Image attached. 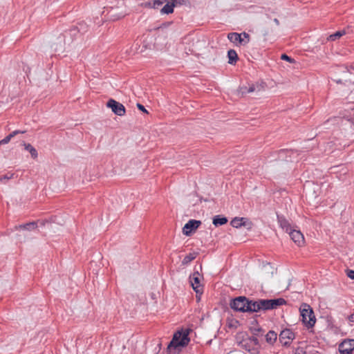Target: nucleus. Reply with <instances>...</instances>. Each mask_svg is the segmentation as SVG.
<instances>
[{
  "label": "nucleus",
  "mask_w": 354,
  "mask_h": 354,
  "mask_svg": "<svg viewBox=\"0 0 354 354\" xmlns=\"http://www.w3.org/2000/svg\"><path fill=\"white\" fill-rule=\"evenodd\" d=\"M167 0H154L153 1V8L158 9L160 6H162Z\"/></svg>",
  "instance_id": "obj_29"
},
{
  "label": "nucleus",
  "mask_w": 354,
  "mask_h": 354,
  "mask_svg": "<svg viewBox=\"0 0 354 354\" xmlns=\"http://www.w3.org/2000/svg\"><path fill=\"white\" fill-rule=\"evenodd\" d=\"M38 223H40L41 225H44L46 221L38 220L37 221L29 222L27 223L16 225L15 229L16 230H29V231L33 230L37 227Z\"/></svg>",
  "instance_id": "obj_13"
},
{
  "label": "nucleus",
  "mask_w": 354,
  "mask_h": 354,
  "mask_svg": "<svg viewBox=\"0 0 354 354\" xmlns=\"http://www.w3.org/2000/svg\"><path fill=\"white\" fill-rule=\"evenodd\" d=\"M245 219L246 218H243V217H241V218L235 217L231 221L230 225L233 227H235V228H239V227H241V226H245Z\"/></svg>",
  "instance_id": "obj_19"
},
{
  "label": "nucleus",
  "mask_w": 354,
  "mask_h": 354,
  "mask_svg": "<svg viewBox=\"0 0 354 354\" xmlns=\"http://www.w3.org/2000/svg\"><path fill=\"white\" fill-rule=\"evenodd\" d=\"M249 330L253 335L258 336V337L263 336V333H264V330L261 327H259V326L256 327V326H250L249 328Z\"/></svg>",
  "instance_id": "obj_24"
},
{
  "label": "nucleus",
  "mask_w": 354,
  "mask_h": 354,
  "mask_svg": "<svg viewBox=\"0 0 354 354\" xmlns=\"http://www.w3.org/2000/svg\"><path fill=\"white\" fill-rule=\"evenodd\" d=\"M190 339L189 330H180L174 333L171 340L167 347V354H170L172 349H179L188 345Z\"/></svg>",
  "instance_id": "obj_1"
},
{
  "label": "nucleus",
  "mask_w": 354,
  "mask_h": 354,
  "mask_svg": "<svg viewBox=\"0 0 354 354\" xmlns=\"http://www.w3.org/2000/svg\"><path fill=\"white\" fill-rule=\"evenodd\" d=\"M306 351L304 348L298 346L294 351V354H306Z\"/></svg>",
  "instance_id": "obj_36"
},
{
  "label": "nucleus",
  "mask_w": 354,
  "mask_h": 354,
  "mask_svg": "<svg viewBox=\"0 0 354 354\" xmlns=\"http://www.w3.org/2000/svg\"><path fill=\"white\" fill-rule=\"evenodd\" d=\"M196 257V254L195 253H189V254L186 255L184 259L182 261L183 265H187L189 263L195 259Z\"/></svg>",
  "instance_id": "obj_27"
},
{
  "label": "nucleus",
  "mask_w": 354,
  "mask_h": 354,
  "mask_svg": "<svg viewBox=\"0 0 354 354\" xmlns=\"http://www.w3.org/2000/svg\"><path fill=\"white\" fill-rule=\"evenodd\" d=\"M13 174H5L2 176L0 177V182L1 183H4V180H9V179H11L13 176Z\"/></svg>",
  "instance_id": "obj_35"
},
{
  "label": "nucleus",
  "mask_w": 354,
  "mask_h": 354,
  "mask_svg": "<svg viewBox=\"0 0 354 354\" xmlns=\"http://www.w3.org/2000/svg\"><path fill=\"white\" fill-rule=\"evenodd\" d=\"M353 115H351V113L350 114H348V115H345L343 118L348 121V122H351V117H352Z\"/></svg>",
  "instance_id": "obj_41"
},
{
  "label": "nucleus",
  "mask_w": 354,
  "mask_h": 354,
  "mask_svg": "<svg viewBox=\"0 0 354 354\" xmlns=\"http://www.w3.org/2000/svg\"><path fill=\"white\" fill-rule=\"evenodd\" d=\"M22 145L24 146L25 150L28 151L30 153L31 157L33 159H36L37 158V151L33 146H32L30 143H26L25 142H23Z\"/></svg>",
  "instance_id": "obj_20"
},
{
  "label": "nucleus",
  "mask_w": 354,
  "mask_h": 354,
  "mask_svg": "<svg viewBox=\"0 0 354 354\" xmlns=\"http://www.w3.org/2000/svg\"><path fill=\"white\" fill-rule=\"evenodd\" d=\"M173 24V21H167L162 23L159 27L158 29H163L169 27L170 25Z\"/></svg>",
  "instance_id": "obj_37"
},
{
  "label": "nucleus",
  "mask_w": 354,
  "mask_h": 354,
  "mask_svg": "<svg viewBox=\"0 0 354 354\" xmlns=\"http://www.w3.org/2000/svg\"><path fill=\"white\" fill-rule=\"evenodd\" d=\"M136 106H137V108L138 109V110H140V111H142L145 113H149L147 110L145 109V107L142 104L138 103Z\"/></svg>",
  "instance_id": "obj_38"
},
{
  "label": "nucleus",
  "mask_w": 354,
  "mask_h": 354,
  "mask_svg": "<svg viewBox=\"0 0 354 354\" xmlns=\"http://www.w3.org/2000/svg\"><path fill=\"white\" fill-rule=\"evenodd\" d=\"M19 134V131H17V130L12 131V133H10V135L11 136L12 138H14L15 136L18 135Z\"/></svg>",
  "instance_id": "obj_45"
},
{
  "label": "nucleus",
  "mask_w": 354,
  "mask_h": 354,
  "mask_svg": "<svg viewBox=\"0 0 354 354\" xmlns=\"http://www.w3.org/2000/svg\"><path fill=\"white\" fill-rule=\"evenodd\" d=\"M251 306V310L250 314L254 313H259L261 311L259 303V299H252L250 302Z\"/></svg>",
  "instance_id": "obj_22"
},
{
  "label": "nucleus",
  "mask_w": 354,
  "mask_h": 354,
  "mask_svg": "<svg viewBox=\"0 0 354 354\" xmlns=\"http://www.w3.org/2000/svg\"><path fill=\"white\" fill-rule=\"evenodd\" d=\"M251 299L245 296H238L230 300L229 306L234 312L249 313H250Z\"/></svg>",
  "instance_id": "obj_2"
},
{
  "label": "nucleus",
  "mask_w": 354,
  "mask_h": 354,
  "mask_svg": "<svg viewBox=\"0 0 354 354\" xmlns=\"http://www.w3.org/2000/svg\"><path fill=\"white\" fill-rule=\"evenodd\" d=\"M295 338V333L290 329L283 330L279 334V341L285 346H288L290 342L286 339H293Z\"/></svg>",
  "instance_id": "obj_12"
},
{
  "label": "nucleus",
  "mask_w": 354,
  "mask_h": 354,
  "mask_svg": "<svg viewBox=\"0 0 354 354\" xmlns=\"http://www.w3.org/2000/svg\"><path fill=\"white\" fill-rule=\"evenodd\" d=\"M277 218L279 226L286 232H289L292 229L289 221L283 215L277 214Z\"/></svg>",
  "instance_id": "obj_14"
},
{
  "label": "nucleus",
  "mask_w": 354,
  "mask_h": 354,
  "mask_svg": "<svg viewBox=\"0 0 354 354\" xmlns=\"http://www.w3.org/2000/svg\"><path fill=\"white\" fill-rule=\"evenodd\" d=\"M258 325V321L257 319H254V320H252L251 322V326H257Z\"/></svg>",
  "instance_id": "obj_44"
},
{
  "label": "nucleus",
  "mask_w": 354,
  "mask_h": 354,
  "mask_svg": "<svg viewBox=\"0 0 354 354\" xmlns=\"http://www.w3.org/2000/svg\"><path fill=\"white\" fill-rule=\"evenodd\" d=\"M290 239L299 246L301 247L304 244V236L299 230L292 229L288 232Z\"/></svg>",
  "instance_id": "obj_11"
},
{
  "label": "nucleus",
  "mask_w": 354,
  "mask_h": 354,
  "mask_svg": "<svg viewBox=\"0 0 354 354\" xmlns=\"http://www.w3.org/2000/svg\"><path fill=\"white\" fill-rule=\"evenodd\" d=\"M289 152H290V151H288V149H281L279 153H289Z\"/></svg>",
  "instance_id": "obj_48"
},
{
  "label": "nucleus",
  "mask_w": 354,
  "mask_h": 354,
  "mask_svg": "<svg viewBox=\"0 0 354 354\" xmlns=\"http://www.w3.org/2000/svg\"><path fill=\"white\" fill-rule=\"evenodd\" d=\"M142 6L147 8H153V1H147L141 4Z\"/></svg>",
  "instance_id": "obj_39"
},
{
  "label": "nucleus",
  "mask_w": 354,
  "mask_h": 354,
  "mask_svg": "<svg viewBox=\"0 0 354 354\" xmlns=\"http://www.w3.org/2000/svg\"><path fill=\"white\" fill-rule=\"evenodd\" d=\"M76 28L78 35H84L88 30V26L84 21H81L77 24V25H73Z\"/></svg>",
  "instance_id": "obj_17"
},
{
  "label": "nucleus",
  "mask_w": 354,
  "mask_h": 354,
  "mask_svg": "<svg viewBox=\"0 0 354 354\" xmlns=\"http://www.w3.org/2000/svg\"><path fill=\"white\" fill-rule=\"evenodd\" d=\"M187 0H171L169 1H166V4L162 7L160 9V13L162 15H169L174 12V8L178 4L185 3Z\"/></svg>",
  "instance_id": "obj_10"
},
{
  "label": "nucleus",
  "mask_w": 354,
  "mask_h": 354,
  "mask_svg": "<svg viewBox=\"0 0 354 354\" xmlns=\"http://www.w3.org/2000/svg\"><path fill=\"white\" fill-rule=\"evenodd\" d=\"M259 303L261 309V311L269 310V299H259Z\"/></svg>",
  "instance_id": "obj_26"
},
{
  "label": "nucleus",
  "mask_w": 354,
  "mask_h": 354,
  "mask_svg": "<svg viewBox=\"0 0 354 354\" xmlns=\"http://www.w3.org/2000/svg\"><path fill=\"white\" fill-rule=\"evenodd\" d=\"M227 221V218L223 215H216L212 219V223L215 227L223 225L226 224Z\"/></svg>",
  "instance_id": "obj_16"
},
{
  "label": "nucleus",
  "mask_w": 354,
  "mask_h": 354,
  "mask_svg": "<svg viewBox=\"0 0 354 354\" xmlns=\"http://www.w3.org/2000/svg\"><path fill=\"white\" fill-rule=\"evenodd\" d=\"M273 21L275 23V24H276L277 26H279V25H280L279 21L277 18H274V19H273Z\"/></svg>",
  "instance_id": "obj_47"
},
{
  "label": "nucleus",
  "mask_w": 354,
  "mask_h": 354,
  "mask_svg": "<svg viewBox=\"0 0 354 354\" xmlns=\"http://www.w3.org/2000/svg\"><path fill=\"white\" fill-rule=\"evenodd\" d=\"M347 277L351 279H354V270L348 269L346 270Z\"/></svg>",
  "instance_id": "obj_40"
},
{
  "label": "nucleus",
  "mask_w": 354,
  "mask_h": 354,
  "mask_svg": "<svg viewBox=\"0 0 354 354\" xmlns=\"http://www.w3.org/2000/svg\"><path fill=\"white\" fill-rule=\"evenodd\" d=\"M287 304V301L283 298L269 299V310L277 309L278 307Z\"/></svg>",
  "instance_id": "obj_15"
},
{
  "label": "nucleus",
  "mask_w": 354,
  "mask_h": 354,
  "mask_svg": "<svg viewBox=\"0 0 354 354\" xmlns=\"http://www.w3.org/2000/svg\"><path fill=\"white\" fill-rule=\"evenodd\" d=\"M245 344L247 345L248 348H251L250 346L248 343H246Z\"/></svg>",
  "instance_id": "obj_51"
},
{
  "label": "nucleus",
  "mask_w": 354,
  "mask_h": 354,
  "mask_svg": "<svg viewBox=\"0 0 354 354\" xmlns=\"http://www.w3.org/2000/svg\"><path fill=\"white\" fill-rule=\"evenodd\" d=\"M78 33L74 26H71L67 30H64L59 36V38L62 37L64 44H70L78 37Z\"/></svg>",
  "instance_id": "obj_7"
},
{
  "label": "nucleus",
  "mask_w": 354,
  "mask_h": 354,
  "mask_svg": "<svg viewBox=\"0 0 354 354\" xmlns=\"http://www.w3.org/2000/svg\"><path fill=\"white\" fill-rule=\"evenodd\" d=\"M234 324H230L229 325V327H230V328H232V327L236 328V327H237V325H239V322L238 320H236V319H235V320L234 321Z\"/></svg>",
  "instance_id": "obj_42"
},
{
  "label": "nucleus",
  "mask_w": 354,
  "mask_h": 354,
  "mask_svg": "<svg viewBox=\"0 0 354 354\" xmlns=\"http://www.w3.org/2000/svg\"><path fill=\"white\" fill-rule=\"evenodd\" d=\"M106 106L110 108L117 115L122 116L126 113V109L124 106L114 99H109L106 102Z\"/></svg>",
  "instance_id": "obj_6"
},
{
  "label": "nucleus",
  "mask_w": 354,
  "mask_h": 354,
  "mask_svg": "<svg viewBox=\"0 0 354 354\" xmlns=\"http://www.w3.org/2000/svg\"><path fill=\"white\" fill-rule=\"evenodd\" d=\"M339 351L341 354H352L354 351V339H345L339 344Z\"/></svg>",
  "instance_id": "obj_8"
},
{
  "label": "nucleus",
  "mask_w": 354,
  "mask_h": 354,
  "mask_svg": "<svg viewBox=\"0 0 354 354\" xmlns=\"http://www.w3.org/2000/svg\"><path fill=\"white\" fill-rule=\"evenodd\" d=\"M257 337H258V336H255V335H252L251 337H248V340L250 342H252L254 346L261 347V345L259 344V341Z\"/></svg>",
  "instance_id": "obj_30"
},
{
  "label": "nucleus",
  "mask_w": 354,
  "mask_h": 354,
  "mask_svg": "<svg viewBox=\"0 0 354 354\" xmlns=\"http://www.w3.org/2000/svg\"><path fill=\"white\" fill-rule=\"evenodd\" d=\"M248 89V88L247 86H242V87L240 88V92L243 95V91H247Z\"/></svg>",
  "instance_id": "obj_46"
},
{
  "label": "nucleus",
  "mask_w": 354,
  "mask_h": 354,
  "mask_svg": "<svg viewBox=\"0 0 354 354\" xmlns=\"http://www.w3.org/2000/svg\"><path fill=\"white\" fill-rule=\"evenodd\" d=\"M343 72H348L350 73H353V71H354V63L351 65H343L342 66Z\"/></svg>",
  "instance_id": "obj_31"
},
{
  "label": "nucleus",
  "mask_w": 354,
  "mask_h": 354,
  "mask_svg": "<svg viewBox=\"0 0 354 354\" xmlns=\"http://www.w3.org/2000/svg\"><path fill=\"white\" fill-rule=\"evenodd\" d=\"M281 59L282 60H285L286 62H288L290 63H295V60L292 58L291 57L288 56V55L283 53L281 55Z\"/></svg>",
  "instance_id": "obj_33"
},
{
  "label": "nucleus",
  "mask_w": 354,
  "mask_h": 354,
  "mask_svg": "<svg viewBox=\"0 0 354 354\" xmlns=\"http://www.w3.org/2000/svg\"><path fill=\"white\" fill-rule=\"evenodd\" d=\"M346 32L345 30H338L335 33L330 35L328 39L330 41H335L337 39H339L343 35H346Z\"/></svg>",
  "instance_id": "obj_25"
},
{
  "label": "nucleus",
  "mask_w": 354,
  "mask_h": 354,
  "mask_svg": "<svg viewBox=\"0 0 354 354\" xmlns=\"http://www.w3.org/2000/svg\"><path fill=\"white\" fill-rule=\"evenodd\" d=\"M17 131H19V134L20 133H25L26 131H21V130H17Z\"/></svg>",
  "instance_id": "obj_49"
},
{
  "label": "nucleus",
  "mask_w": 354,
  "mask_h": 354,
  "mask_svg": "<svg viewBox=\"0 0 354 354\" xmlns=\"http://www.w3.org/2000/svg\"><path fill=\"white\" fill-rule=\"evenodd\" d=\"M113 11V8H111V10L108 12V15H110V16L108 17L109 19H112V20H117V19H119L122 17H123L124 15L123 14H120V15H115L114 13H111V12Z\"/></svg>",
  "instance_id": "obj_28"
},
{
  "label": "nucleus",
  "mask_w": 354,
  "mask_h": 354,
  "mask_svg": "<svg viewBox=\"0 0 354 354\" xmlns=\"http://www.w3.org/2000/svg\"><path fill=\"white\" fill-rule=\"evenodd\" d=\"M302 324L307 328H313L316 323V317L313 308L308 304L303 303L299 308Z\"/></svg>",
  "instance_id": "obj_3"
},
{
  "label": "nucleus",
  "mask_w": 354,
  "mask_h": 354,
  "mask_svg": "<svg viewBox=\"0 0 354 354\" xmlns=\"http://www.w3.org/2000/svg\"><path fill=\"white\" fill-rule=\"evenodd\" d=\"M11 139H12L11 136L10 134H8L3 139L0 140V145L8 143L10 141Z\"/></svg>",
  "instance_id": "obj_34"
},
{
  "label": "nucleus",
  "mask_w": 354,
  "mask_h": 354,
  "mask_svg": "<svg viewBox=\"0 0 354 354\" xmlns=\"http://www.w3.org/2000/svg\"><path fill=\"white\" fill-rule=\"evenodd\" d=\"M228 63L234 65L239 59L238 55L234 49H230L227 51Z\"/></svg>",
  "instance_id": "obj_18"
},
{
  "label": "nucleus",
  "mask_w": 354,
  "mask_h": 354,
  "mask_svg": "<svg viewBox=\"0 0 354 354\" xmlns=\"http://www.w3.org/2000/svg\"><path fill=\"white\" fill-rule=\"evenodd\" d=\"M263 84H265V83H263ZM248 89L247 90V91H243V95H245L247 93H252L255 91H261L263 88V86L262 85V84H251V85H249V86L248 87Z\"/></svg>",
  "instance_id": "obj_23"
},
{
  "label": "nucleus",
  "mask_w": 354,
  "mask_h": 354,
  "mask_svg": "<svg viewBox=\"0 0 354 354\" xmlns=\"http://www.w3.org/2000/svg\"><path fill=\"white\" fill-rule=\"evenodd\" d=\"M201 274L198 270L194 269V272L189 276V282L196 295H202L203 286L201 284Z\"/></svg>",
  "instance_id": "obj_5"
},
{
  "label": "nucleus",
  "mask_w": 354,
  "mask_h": 354,
  "mask_svg": "<svg viewBox=\"0 0 354 354\" xmlns=\"http://www.w3.org/2000/svg\"><path fill=\"white\" fill-rule=\"evenodd\" d=\"M228 39L234 44L245 46L250 41V35L245 32L241 33L230 32L227 35Z\"/></svg>",
  "instance_id": "obj_4"
},
{
  "label": "nucleus",
  "mask_w": 354,
  "mask_h": 354,
  "mask_svg": "<svg viewBox=\"0 0 354 354\" xmlns=\"http://www.w3.org/2000/svg\"><path fill=\"white\" fill-rule=\"evenodd\" d=\"M347 319L350 322H354V313L348 315Z\"/></svg>",
  "instance_id": "obj_43"
},
{
  "label": "nucleus",
  "mask_w": 354,
  "mask_h": 354,
  "mask_svg": "<svg viewBox=\"0 0 354 354\" xmlns=\"http://www.w3.org/2000/svg\"><path fill=\"white\" fill-rule=\"evenodd\" d=\"M201 225V221L190 219L183 227V233L185 236H191Z\"/></svg>",
  "instance_id": "obj_9"
},
{
  "label": "nucleus",
  "mask_w": 354,
  "mask_h": 354,
  "mask_svg": "<svg viewBox=\"0 0 354 354\" xmlns=\"http://www.w3.org/2000/svg\"><path fill=\"white\" fill-rule=\"evenodd\" d=\"M266 341L268 344L273 345L277 341V334L274 330H269L265 335Z\"/></svg>",
  "instance_id": "obj_21"
},
{
  "label": "nucleus",
  "mask_w": 354,
  "mask_h": 354,
  "mask_svg": "<svg viewBox=\"0 0 354 354\" xmlns=\"http://www.w3.org/2000/svg\"><path fill=\"white\" fill-rule=\"evenodd\" d=\"M335 82H336L337 84H342V80H340V79H339V80H335Z\"/></svg>",
  "instance_id": "obj_50"
},
{
  "label": "nucleus",
  "mask_w": 354,
  "mask_h": 354,
  "mask_svg": "<svg viewBox=\"0 0 354 354\" xmlns=\"http://www.w3.org/2000/svg\"><path fill=\"white\" fill-rule=\"evenodd\" d=\"M244 347H245V350H247L251 354H259V348L260 347H259V346L252 347L251 348H248L247 345L244 344Z\"/></svg>",
  "instance_id": "obj_32"
}]
</instances>
